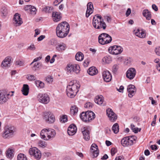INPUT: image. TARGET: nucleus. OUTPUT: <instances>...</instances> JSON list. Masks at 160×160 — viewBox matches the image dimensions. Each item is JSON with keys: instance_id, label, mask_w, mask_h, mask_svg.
Masks as SVG:
<instances>
[{"instance_id": "1", "label": "nucleus", "mask_w": 160, "mask_h": 160, "mask_svg": "<svg viewBox=\"0 0 160 160\" xmlns=\"http://www.w3.org/2000/svg\"><path fill=\"white\" fill-rule=\"evenodd\" d=\"M69 30V24L66 22H62L59 24L56 28L57 35L60 38H64L68 34Z\"/></svg>"}, {"instance_id": "2", "label": "nucleus", "mask_w": 160, "mask_h": 160, "mask_svg": "<svg viewBox=\"0 0 160 160\" xmlns=\"http://www.w3.org/2000/svg\"><path fill=\"white\" fill-rule=\"evenodd\" d=\"M80 87V85L77 81H71L67 86L66 92L67 96L71 98L74 97L78 92Z\"/></svg>"}, {"instance_id": "3", "label": "nucleus", "mask_w": 160, "mask_h": 160, "mask_svg": "<svg viewBox=\"0 0 160 160\" xmlns=\"http://www.w3.org/2000/svg\"><path fill=\"white\" fill-rule=\"evenodd\" d=\"M92 25L94 28L98 29L105 30L107 27L101 16L98 14L95 15L93 17Z\"/></svg>"}, {"instance_id": "4", "label": "nucleus", "mask_w": 160, "mask_h": 160, "mask_svg": "<svg viewBox=\"0 0 160 160\" xmlns=\"http://www.w3.org/2000/svg\"><path fill=\"white\" fill-rule=\"evenodd\" d=\"M16 132V128L13 126L8 125L5 126L2 132V136L4 139L12 137Z\"/></svg>"}, {"instance_id": "5", "label": "nucleus", "mask_w": 160, "mask_h": 160, "mask_svg": "<svg viewBox=\"0 0 160 160\" xmlns=\"http://www.w3.org/2000/svg\"><path fill=\"white\" fill-rule=\"evenodd\" d=\"M80 117L83 121L89 122L93 120L95 117L94 113L91 111L83 112L80 115Z\"/></svg>"}, {"instance_id": "6", "label": "nucleus", "mask_w": 160, "mask_h": 160, "mask_svg": "<svg viewBox=\"0 0 160 160\" xmlns=\"http://www.w3.org/2000/svg\"><path fill=\"white\" fill-rule=\"evenodd\" d=\"M137 139L135 136H130L123 138L121 141V143L124 147H128L132 145Z\"/></svg>"}, {"instance_id": "7", "label": "nucleus", "mask_w": 160, "mask_h": 160, "mask_svg": "<svg viewBox=\"0 0 160 160\" xmlns=\"http://www.w3.org/2000/svg\"><path fill=\"white\" fill-rule=\"evenodd\" d=\"M65 70L68 74H72L74 72L78 74L80 72V68L78 64L69 63L67 65Z\"/></svg>"}, {"instance_id": "8", "label": "nucleus", "mask_w": 160, "mask_h": 160, "mask_svg": "<svg viewBox=\"0 0 160 160\" xmlns=\"http://www.w3.org/2000/svg\"><path fill=\"white\" fill-rule=\"evenodd\" d=\"M98 40L100 44L105 45L110 43L112 40V38L108 34L104 33L99 36Z\"/></svg>"}, {"instance_id": "9", "label": "nucleus", "mask_w": 160, "mask_h": 160, "mask_svg": "<svg viewBox=\"0 0 160 160\" xmlns=\"http://www.w3.org/2000/svg\"><path fill=\"white\" fill-rule=\"evenodd\" d=\"M13 95L10 92L7 93L5 91H0V104H2L6 102L10 97Z\"/></svg>"}, {"instance_id": "10", "label": "nucleus", "mask_w": 160, "mask_h": 160, "mask_svg": "<svg viewBox=\"0 0 160 160\" xmlns=\"http://www.w3.org/2000/svg\"><path fill=\"white\" fill-rule=\"evenodd\" d=\"M37 98L39 102L44 104L48 103L50 101L49 96L46 93H38L37 96Z\"/></svg>"}, {"instance_id": "11", "label": "nucleus", "mask_w": 160, "mask_h": 160, "mask_svg": "<svg viewBox=\"0 0 160 160\" xmlns=\"http://www.w3.org/2000/svg\"><path fill=\"white\" fill-rule=\"evenodd\" d=\"M43 118L45 122L49 123H53L55 120L54 115L50 112H44L43 114Z\"/></svg>"}, {"instance_id": "12", "label": "nucleus", "mask_w": 160, "mask_h": 160, "mask_svg": "<svg viewBox=\"0 0 160 160\" xmlns=\"http://www.w3.org/2000/svg\"><path fill=\"white\" fill-rule=\"evenodd\" d=\"M46 132L44 130L42 131V132H46L47 137H46L45 136L43 135V137H44L46 141H48L52 140L56 136V131L53 129L51 128H47V130Z\"/></svg>"}, {"instance_id": "13", "label": "nucleus", "mask_w": 160, "mask_h": 160, "mask_svg": "<svg viewBox=\"0 0 160 160\" xmlns=\"http://www.w3.org/2000/svg\"><path fill=\"white\" fill-rule=\"evenodd\" d=\"M29 154L36 159H40L41 157L40 151L36 147H33L29 149L28 151Z\"/></svg>"}, {"instance_id": "14", "label": "nucleus", "mask_w": 160, "mask_h": 160, "mask_svg": "<svg viewBox=\"0 0 160 160\" xmlns=\"http://www.w3.org/2000/svg\"><path fill=\"white\" fill-rule=\"evenodd\" d=\"M122 50L123 49L121 46L116 45L110 47L108 49L109 52L113 55L119 54L122 52Z\"/></svg>"}, {"instance_id": "15", "label": "nucleus", "mask_w": 160, "mask_h": 160, "mask_svg": "<svg viewBox=\"0 0 160 160\" xmlns=\"http://www.w3.org/2000/svg\"><path fill=\"white\" fill-rule=\"evenodd\" d=\"M106 112L111 122H113L116 120L117 118V116L111 109L108 108Z\"/></svg>"}, {"instance_id": "16", "label": "nucleus", "mask_w": 160, "mask_h": 160, "mask_svg": "<svg viewBox=\"0 0 160 160\" xmlns=\"http://www.w3.org/2000/svg\"><path fill=\"white\" fill-rule=\"evenodd\" d=\"M133 33L137 37L143 38L146 37V31L143 29H139L137 28L133 31Z\"/></svg>"}, {"instance_id": "17", "label": "nucleus", "mask_w": 160, "mask_h": 160, "mask_svg": "<svg viewBox=\"0 0 160 160\" xmlns=\"http://www.w3.org/2000/svg\"><path fill=\"white\" fill-rule=\"evenodd\" d=\"M136 71L134 68H130L127 71L126 77L130 80H132L135 77L136 74Z\"/></svg>"}, {"instance_id": "18", "label": "nucleus", "mask_w": 160, "mask_h": 160, "mask_svg": "<svg viewBox=\"0 0 160 160\" xmlns=\"http://www.w3.org/2000/svg\"><path fill=\"white\" fill-rule=\"evenodd\" d=\"M90 152L92 154L94 158L97 157L98 156L99 151L97 144L95 143L92 144L90 148Z\"/></svg>"}, {"instance_id": "19", "label": "nucleus", "mask_w": 160, "mask_h": 160, "mask_svg": "<svg viewBox=\"0 0 160 160\" xmlns=\"http://www.w3.org/2000/svg\"><path fill=\"white\" fill-rule=\"evenodd\" d=\"M13 21V23L16 26H20L23 22L22 19L20 18V15L18 13L14 15Z\"/></svg>"}, {"instance_id": "20", "label": "nucleus", "mask_w": 160, "mask_h": 160, "mask_svg": "<svg viewBox=\"0 0 160 160\" xmlns=\"http://www.w3.org/2000/svg\"><path fill=\"white\" fill-rule=\"evenodd\" d=\"M128 92V96L129 98H132L135 94L136 91V88L135 86L132 85H128L127 88Z\"/></svg>"}, {"instance_id": "21", "label": "nucleus", "mask_w": 160, "mask_h": 160, "mask_svg": "<svg viewBox=\"0 0 160 160\" xmlns=\"http://www.w3.org/2000/svg\"><path fill=\"white\" fill-rule=\"evenodd\" d=\"M102 76L104 80L106 82H109L112 79L111 75L108 71H104L102 73Z\"/></svg>"}, {"instance_id": "22", "label": "nucleus", "mask_w": 160, "mask_h": 160, "mask_svg": "<svg viewBox=\"0 0 160 160\" xmlns=\"http://www.w3.org/2000/svg\"><path fill=\"white\" fill-rule=\"evenodd\" d=\"M94 101L96 103L100 105L104 106L105 105L104 97L102 95L96 96L95 98Z\"/></svg>"}, {"instance_id": "23", "label": "nucleus", "mask_w": 160, "mask_h": 160, "mask_svg": "<svg viewBox=\"0 0 160 160\" xmlns=\"http://www.w3.org/2000/svg\"><path fill=\"white\" fill-rule=\"evenodd\" d=\"M77 128L74 124H71L68 127V133L69 136H73L77 132Z\"/></svg>"}, {"instance_id": "24", "label": "nucleus", "mask_w": 160, "mask_h": 160, "mask_svg": "<svg viewBox=\"0 0 160 160\" xmlns=\"http://www.w3.org/2000/svg\"><path fill=\"white\" fill-rule=\"evenodd\" d=\"M11 58L10 57H8L6 58L2 61L1 66L2 67H9L10 65Z\"/></svg>"}, {"instance_id": "25", "label": "nucleus", "mask_w": 160, "mask_h": 160, "mask_svg": "<svg viewBox=\"0 0 160 160\" xmlns=\"http://www.w3.org/2000/svg\"><path fill=\"white\" fill-rule=\"evenodd\" d=\"M82 133L83 135V138L85 140L88 141L89 140L90 138V132L87 128H84L82 130Z\"/></svg>"}, {"instance_id": "26", "label": "nucleus", "mask_w": 160, "mask_h": 160, "mask_svg": "<svg viewBox=\"0 0 160 160\" xmlns=\"http://www.w3.org/2000/svg\"><path fill=\"white\" fill-rule=\"evenodd\" d=\"M66 48V45L63 42L58 44L56 48V50L59 52H62L64 51Z\"/></svg>"}, {"instance_id": "27", "label": "nucleus", "mask_w": 160, "mask_h": 160, "mask_svg": "<svg viewBox=\"0 0 160 160\" xmlns=\"http://www.w3.org/2000/svg\"><path fill=\"white\" fill-rule=\"evenodd\" d=\"M52 17L53 21L55 22L59 21L62 17L61 14L58 12H53L52 13Z\"/></svg>"}, {"instance_id": "28", "label": "nucleus", "mask_w": 160, "mask_h": 160, "mask_svg": "<svg viewBox=\"0 0 160 160\" xmlns=\"http://www.w3.org/2000/svg\"><path fill=\"white\" fill-rule=\"evenodd\" d=\"M88 72L90 75L93 76L97 74L98 72V71L95 67H92L88 69Z\"/></svg>"}, {"instance_id": "29", "label": "nucleus", "mask_w": 160, "mask_h": 160, "mask_svg": "<svg viewBox=\"0 0 160 160\" xmlns=\"http://www.w3.org/2000/svg\"><path fill=\"white\" fill-rule=\"evenodd\" d=\"M22 94L25 96H27L29 92V88L27 84H24L22 89Z\"/></svg>"}, {"instance_id": "30", "label": "nucleus", "mask_w": 160, "mask_h": 160, "mask_svg": "<svg viewBox=\"0 0 160 160\" xmlns=\"http://www.w3.org/2000/svg\"><path fill=\"white\" fill-rule=\"evenodd\" d=\"M102 61L103 64H108L111 62L112 58L110 56H106L102 58Z\"/></svg>"}, {"instance_id": "31", "label": "nucleus", "mask_w": 160, "mask_h": 160, "mask_svg": "<svg viewBox=\"0 0 160 160\" xmlns=\"http://www.w3.org/2000/svg\"><path fill=\"white\" fill-rule=\"evenodd\" d=\"M142 14L147 20H149L151 18V13L148 10H143Z\"/></svg>"}, {"instance_id": "32", "label": "nucleus", "mask_w": 160, "mask_h": 160, "mask_svg": "<svg viewBox=\"0 0 160 160\" xmlns=\"http://www.w3.org/2000/svg\"><path fill=\"white\" fill-rule=\"evenodd\" d=\"M76 59L78 61H82L84 58V55L82 53L80 52H78L75 56Z\"/></svg>"}, {"instance_id": "33", "label": "nucleus", "mask_w": 160, "mask_h": 160, "mask_svg": "<svg viewBox=\"0 0 160 160\" xmlns=\"http://www.w3.org/2000/svg\"><path fill=\"white\" fill-rule=\"evenodd\" d=\"M112 130L115 134H117L119 132V127L118 123H115L113 125L112 127Z\"/></svg>"}, {"instance_id": "34", "label": "nucleus", "mask_w": 160, "mask_h": 160, "mask_svg": "<svg viewBox=\"0 0 160 160\" xmlns=\"http://www.w3.org/2000/svg\"><path fill=\"white\" fill-rule=\"evenodd\" d=\"M78 111V108L74 105L72 106L70 109V113L72 115L76 114Z\"/></svg>"}, {"instance_id": "35", "label": "nucleus", "mask_w": 160, "mask_h": 160, "mask_svg": "<svg viewBox=\"0 0 160 160\" xmlns=\"http://www.w3.org/2000/svg\"><path fill=\"white\" fill-rule=\"evenodd\" d=\"M13 152L12 149H8L6 151V157L11 159L13 156Z\"/></svg>"}, {"instance_id": "36", "label": "nucleus", "mask_w": 160, "mask_h": 160, "mask_svg": "<svg viewBox=\"0 0 160 160\" xmlns=\"http://www.w3.org/2000/svg\"><path fill=\"white\" fill-rule=\"evenodd\" d=\"M36 86L39 88H44V84L40 80H37L35 82Z\"/></svg>"}, {"instance_id": "37", "label": "nucleus", "mask_w": 160, "mask_h": 160, "mask_svg": "<svg viewBox=\"0 0 160 160\" xmlns=\"http://www.w3.org/2000/svg\"><path fill=\"white\" fill-rule=\"evenodd\" d=\"M17 160H28V159L24 154L20 153L17 156Z\"/></svg>"}, {"instance_id": "38", "label": "nucleus", "mask_w": 160, "mask_h": 160, "mask_svg": "<svg viewBox=\"0 0 160 160\" xmlns=\"http://www.w3.org/2000/svg\"><path fill=\"white\" fill-rule=\"evenodd\" d=\"M39 146L42 148H45L47 146V143L46 142L40 140L38 142Z\"/></svg>"}, {"instance_id": "39", "label": "nucleus", "mask_w": 160, "mask_h": 160, "mask_svg": "<svg viewBox=\"0 0 160 160\" xmlns=\"http://www.w3.org/2000/svg\"><path fill=\"white\" fill-rule=\"evenodd\" d=\"M119 68V64H115L113 65L112 68V71L113 73H115L118 71Z\"/></svg>"}, {"instance_id": "40", "label": "nucleus", "mask_w": 160, "mask_h": 160, "mask_svg": "<svg viewBox=\"0 0 160 160\" xmlns=\"http://www.w3.org/2000/svg\"><path fill=\"white\" fill-rule=\"evenodd\" d=\"M15 64L16 66L21 67L23 66L24 63L23 61L18 59L16 61Z\"/></svg>"}, {"instance_id": "41", "label": "nucleus", "mask_w": 160, "mask_h": 160, "mask_svg": "<svg viewBox=\"0 0 160 160\" xmlns=\"http://www.w3.org/2000/svg\"><path fill=\"white\" fill-rule=\"evenodd\" d=\"M26 78L29 81L35 80L36 78L35 76L32 74H28L27 75Z\"/></svg>"}, {"instance_id": "42", "label": "nucleus", "mask_w": 160, "mask_h": 160, "mask_svg": "<svg viewBox=\"0 0 160 160\" xmlns=\"http://www.w3.org/2000/svg\"><path fill=\"white\" fill-rule=\"evenodd\" d=\"M36 8L34 6H32V8H30V10H29L28 12H30L32 15H35L36 14Z\"/></svg>"}, {"instance_id": "43", "label": "nucleus", "mask_w": 160, "mask_h": 160, "mask_svg": "<svg viewBox=\"0 0 160 160\" xmlns=\"http://www.w3.org/2000/svg\"><path fill=\"white\" fill-rule=\"evenodd\" d=\"M47 130V128H44L41 130V131L40 133V137L42 139L45 140H46V139H45V138H44V137H43V135H44L46 137H47V134H46L47 133L46 132H42V131L43 130H44V131H45V132H46V130Z\"/></svg>"}, {"instance_id": "44", "label": "nucleus", "mask_w": 160, "mask_h": 160, "mask_svg": "<svg viewBox=\"0 0 160 160\" xmlns=\"http://www.w3.org/2000/svg\"><path fill=\"white\" fill-rule=\"evenodd\" d=\"M27 49L31 51H34L36 50V48L33 44L32 43L28 47Z\"/></svg>"}, {"instance_id": "45", "label": "nucleus", "mask_w": 160, "mask_h": 160, "mask_svg": "<svg viewBox=\"0 0 160 160\" xmlns=\"http://www.w3.org/2000/svg\"><path fill=\"white\" fill-rule=\"evenodd\" d=\"M1 12L3 16H6L8 13V10L6 8L3 7L1 9Z\"/></svg>"}, {"instance_id": "46", "label": "nucleus", "mask_w": 160, "mask_h": 160, "mask_svg": "<svg viewBox=\"0 0 160 160\" xmlns=\"http://www.w3.org/2000/svg\"><path fill=\"white\" fill-rule=\"evenodd\" d=\"M131 129L135 133H137L138 132V128H135V126L132 124L131 125Z\"/></svg>"}, {"instance_id": "47", "label": "nucleus", "mask_w": 160, "mask_h": 160, "mask_svg": "<svg viewBox=\"0 0 160 160\" xmlns=\"http://www.w3.org/2000/svg\"><path fill=\"white\" fill-rule=\"evenodd\" d=\"M40 63L37 62L35 63L33 66L32 67V69L33 70L35 71H36L38 68L40 66Z\"/></svg>"}, {"instance_id": "48", "label": "nucleus", "mask_w": 160, "mask_h": 160, "mask_svg": "<svg viewBox=\"0 0 160 160\" xmlns=\"http://www.w3.org/2000/svg\"><path fill=\"white\" fill-rule=\"evenodd\" d=\"M87 9H88L89 10H93V5L92 2H89L88 3L87 5Z\"/></svg>"}, {"instance_id": "49", "label": "nucleus", "mask_w": 160, "mask_h": 160, "mask_svg": "<svg viewBox=\"0 0 160 160\" xmlns=\"http://www.w3.org/2000/svg\"><path fill=\"white\" fill-rule=\"evenodd\" d=\"M93 12V10H89L88 9H87L86 13V17L88 18L91 14Z\"/></svg>"}, {"instance_id": "50", "label": "nucleus", "mask_w": 160, "mask_h": 160, "mask_svg": "<svg viewBox=\"0 0 160 160\" xmlns=\"http://www.w3.org/2000/svg\"><path fill=\"white\" fill-rule=\"evenodd\" d=\"M92 104L90 102L86 103L84 107L86 108H90L92 107Z\"/></svg>"}, {"instance_id": "51", "label": "nucleus", "mask_w": 160, "mask_h": 160, "mask_svg": "<svg viewBox=\"0 0 160 160\" xmlns=\"http://www.w3.org/2000/svg\"><path fill=\"white\" fill-rule=\"evenodd\" d=\"M51 8L49 6L46 7L42 9V10L45 12H49L50 11Z\"/></svg>"}, {"instance_id": "52", "label": "nucleus", "mask_w": 160, "mask_h": 160, "mask_svg": "<svg viewBox=\"0 0 160 160\" xmlns=\"http://www.w3.org/2000/svg\"><path fill=\"white\" fill-rule=\"evenodd\" d=\"M156 54L160 56V47H157L155 50Z\"/></svg>"}, {"instance_id": "53", "label": "nucleus", "mask_w": 160, "mask_h": 160, "mask_svg": "<svg viewBox=\"0 0 160 160\" xmlns=\"http://www.w3.org/2000/svg\"><path fill=\"white\" fill-rule=\"evenodd\" d=\"M67 120V117L66 115L63 116L61 118V121L64 123L66 122Z\"/></svg>"}, {"instance_id": "54", "label": "nucleus", "mask_w": 160, "mask_h": 160, "mask_svg": "<svg viewBox=\"0 0 160 160\" xmlns=\"http://www.w3.org/2000/svg\"><path fill=\"white\" fill-rule=\"evenodd\" d=\"M46 81L48 82H52L53 81V78L52 77L48 76L46 78Z\"/></svg>"}, {"instance_id": "55", "label": "nucleus", "mask_w": 160, "mask_h": 160, "mask_svg": "<svg viewBox=\"0 0 160 160\" xmlns=\"http://www.w3.org/2000/svg\"><path fill=\"white\" fill-rule=\"evenodd\" d=\"M131 59L130 58H128L125 59L124 62L126 65H128L131 63Z\"/></svg>"}, {"instance_id": "56", "label": "nucleus", "mask_w": 160, "mask_h": 160, "mask_svg": "<svg viewBox=\"0 0 160 160\" xmlns=\"http://www.w3.org/2000/svg\"><path fill=\"white\" fill-rule=\"evenodd\" d=\"M30 8H32V6L31 5H27L25 6L24 10L27 12H28V10H30Z\"/></svg>"}, {"instance_id": "57", "label": "nucleus", "mask_w": 160, "mask_h": 160, "mask_svg": "<svg viewBox=\"0 0 160 160\" xmlns=\"http://www.w3.org/2000/svg\"><path fill=\"white\" fill-rule=\"evenodd\" d=\"M124 89V87L122 86H121L119 88H117V90L119 92H123V90Z\"/></svg>"}, {"instance_id": "58", "label": "nucleus", "mask_w": 160, "mask_h": 160, "mask_svg": "<svg viewBox=\"0 0 160 160\" xmlns=\"http://www.w3.org/2000/svg\"><path fill=\"white\" fill-rule=\"evenodd\" d=\"M35 34L34 35V37H36V36L39 34L40 32V31L38 29H36L35 30Z\"/></svg>"}, {"instance_id": "59", "label": "nucleus", "mask_w": 160, "mask_h": 160, "mask_svg": "<svg viewBox=\"0 0 160 160\" xmlns=\"http://www.w3.org/2000/svg\"><path fill=\"white\" fill-rule=\"evenodd\" d=\"M116 152V150L115 148H112L111 149V153L112 156L114 155Z\"/></svg>"}, {"instance_id": "60", "label": "nucleus", "mask_w": 160, "mask_h": 160, "mask_svg": "<svg viewBox=\"0 0 160 160\" xmlns=\"http://www.w3.org/2000/svg\"><path fill=\"white\" fill-rule=\"evenodd\" d=\"M42 58V57L40 56L36 58L33 60V62L31 63V65L34 62H37V61H38L40 60Z\"/></svg>"}, {"instance_id": "61", "label": "nucleus", "mask_w": 160, "mask_h": 160, "mask_svg": "<svg viewBox=\"0 0 160 160\" xmlns=\"http://www.w3.org/2000/svg\"><path fill=\"white\" fill-rule=\"evenodd\" d=\"M131 13V10L130 8H128L126 12V17H128Z\"/></svg>"}, {"instance_id": "62", "label": "nucleus", "mask_w": 160, "mask_h": 160, "mask_svg": "<svg viewBox=\"0 0 160 160\" xmlns=\"http://www.w3.org/2000/svg\"><path fill=\"white\" fill-rule=\"evenodd\" d=\"M45 37V35H42L37 38V40L39 42L40 41L44 39Z\"/></svg>"}, {"instance_id": "63", "label": "nucleus", "mask_w": 160, "mask_h": 160, "mask_svg": "<svg viewBox=\"0 0 160 160\" xmlns=\"http://www.w3.org/2000/svg\"><path fill=\"white\" fill-rule=\"evenodd\" d=\"M63 0H55L54 2V4L55 6H57L61 3Z\"/></svg>"}, {"instance_id": "64", "label": "nucleus", "mask_w": 160, "mask_h": 160, "mask_svg": "<svg viewBox=\"0 0 160 160\" xmlns=\"http://www.w3.org/2000/svg\"><path fill=\"white\" fill-rule=\"evenodd\" d=\"M115 160H124V158L122 156H119L116 157L115 158Z\"/></svg>"}]
</instances>
